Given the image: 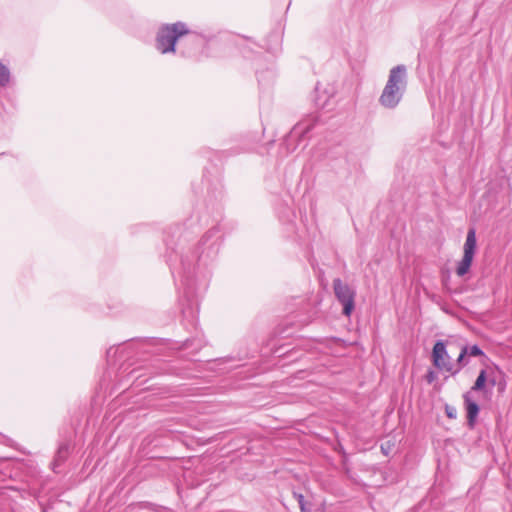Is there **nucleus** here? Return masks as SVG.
<instances>
[{"label":"nucleus","mask_w":512,"mask_h":512,"mask_svg":"<svg viewBox=\"0 0 512 512\" xmlns=\"http://www.w3.org/2000/svg\"><path fill=\"white\" fill-rule=\"evenodd\" d=\"M425 378L428 383H432L437 379V375L434 371L430 370L427 372Z\"/></svg>","instance_id":"nucleus-10"},{"label":"nucleus","mask_w":512,"mask_h":512,"mask_svg":"<svg viewBox=\"0 0 512 512\" xmlns=\"http://www.w3.org/2000/svg\"><path fill=\"white\" fill-rule=\"evenodd\" d=\"M9 82V71L7 68L0 62V85L4 86Z\"/></svg>","instance_id":"nucleus-9"},{"label":"nucleus","mask_w":512,"mask_h":512,"mask_svg":"<svg viewBox=\"0 0 512 512\" xmlns=\"http://www.w3.org/2000/svg\"><path fill=\"white\" fill-rule=\"evenodd\" d=\"M466 355H470V356H481L483 355V351L477 346V345H474L472 346L471 348H468L467 346H464L461 351H460V354L457 358V363L462 366V361L464 359V357Z\"/></svg>","instance_id":"nucleus-8"},{"label":"nucleus","mask_w":512,"mask_h":512,"mask_svg":"<svg viewBox=\"0 0 512 512\" xmlns=\"http://www.w3.org/2000/svg\"><path fill=\"white\" fill-rule=\"evenodd\" d=\"M446 412H447V416H448L449 418H452V417H453L452 411H449V410L447 409V410H446Z\"/></svg>","instance_id":"nucleus-12"},{"label":"nucleus","mask_w":512,"mask_h":512,"mask_svg":"<svg viewBox=\"0 0 512 512\" xmlns=\"http://www.w3.org/2000/svg\"><path fill=\"white\" fill-rule=\"evenodd\" d=\"M188 33L187 26L182 22L163 26L157 34V49L163 54L175 52V44L178 38Z\"/></svg>","instance_id":"nucleus-2"},{"label":"nucleus","mask_w":512,"mask_h":512,"mask_svg":"<svg viewBox=\"0 0 512 512\" xmlns=\"http://www.w3.org/2000/svg\"><path fill=\"white\" fill-rule=\"evenodd\" d=\"M404 72L402 66L394 67L390 71L389 79L380 96V103L386 108H394L401 99V88L404 85Z\"/></svg>","instance_id":"nucleus-1"},{"label":"nucleus","mask_w":512,"mask_h":512,"mask_svg":"<svg viewBox=\"0 0 512 512\" xmlns=\"http://www.w3.org/2000/svg\"><path fill=\"white\" fill-rule=\"evenodd\" d=\"M463 398L467 412L468 425L470 428H474L479 413V406L471 399L468 393L464 394Z\"/></svg>","instance_id":"nucleus-6"},{"label":"nucleus","mask_w":512,"mask_h":512,"mask_svg":"<svg viewBox=\"0 0 512 512\" xmlns=\"http://www.w3.org/2000/svg\"><path fill=\"white\" fill-rule=\"evenodd\" d=\"M489 382L491 386L495 385V379L494 378H488V374L486 370H481L479 372L478 377L476 378V381L474 382L472 386L473 391H483L485 389L486 382Z\"/></svg>","instance_id":"nucleus-7"},{"label":"nucleus","mask_w":512,"mask_h":512,"mask_svg":"<svg viewBox=\"0 0 512 512\" xmlns=\"http://www.w3.org/2000/svg\"><path fill=\"white\" fill-rule=\"evenodd\" d=\"M433 365L442 371L453 372V366L450 361V356L446 350L445 344L442 341H437L432 350Z\"/></svg>","instance_id":"nucleus-5"},{"label":"nucleus","mask_w":512,"mask_h":512,"mask_svg":"<svg viewBox=\"0 0 512 512\" xmlns=\"http://www.w3.org/2000/svg\"><path fill=\"white\" fill-rule=\"evenodd\" d=\"M333 288L337 299L343 304V313L350 316L354 309V291L340 279L333 281Z\"/></svg>","instance_id":"nucleus-4"},{"label":"nucleus","mask_w":512,"mask_h":512,"mask_svg":"<svg viewBox=\"0 0 512 512\" xmlns=\"http://www.w3.org/2000/svg\"><path fill=\"white\" fill-rule=\"evenodd\" d=\"M297 500L299 502V505H300V509L302 512H308L307 509H306V505H305V502H304V497L303 495L301 494H298L297 495Z\"/></svg>","instance_id":"nucleus-11"},{"label":"nucleus","mask_w":512,"mask_h":512,"mask_svg":"<svg viewBox=\"0 0 512 512\" xmlns=\"http://www.w3.org/2000/svg\"><path fill=\"white\" fill-rule=\"evenodd\" d=\"M477 248V239L475 229L471 228L468 230L466 240L463 246V257L456 265V275L463 277L466 275L473 263Z\"/></svg>","instance_id":"nucleus-3"}]
</instances>
